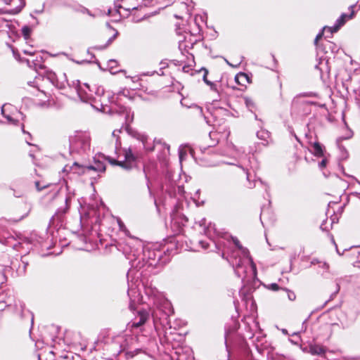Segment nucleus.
<instances>
[{"label": "nucleus", "mask_w": 360, "mask_h": 360, "mask_svg": "<svg viewBox=\"0 0 360 360\" xmlns=\"http://www.w3.org/2000/svg\"><path fill=\"white\" fill-rule=\"evenodd\" d=\"M149 316L146 310L138 311L134 318L127 324L125 333L113 337L111 347L114 349V355H118L121 351L128 349L138 340L137 335L142 332L143 326Z\"/></svg>", "instance_id": "f257e3e1"}, {"label": "nucleus", "mask_w": 360, "mask_h": 360, "mask_svg": "<svg viewBox=\"0 0 360 360\" xmlns=\"http://www.w3.org/2000/svg\"><path fill=\"white\" fill-rule=\"evenodd\" d=\"M233 243L238 248L237 252H233V257L240 255V258L238 259L235 258V261H233V266L234 267L235 273L238 277L244 278L246 275L247 270L246 266L250 265L254 275L256 274V265L253 262L252 259L249 255V251L244 248L240 244L238 239H233Z\"/></svg>", "instance_id": "f03ea898"}, {"label": "nucleus", "mask_w": 360, "mask_h": 360, "mask_svg": "<svg viewBox=\"0 0 360 360\" xmlns=\"http://www.w3.org/2000/svg\"><path fill=\"white\" fill-rule=\"evenodd\" d=\"M70 153L86 154L91 150V136L86 131H75L69 136Z\"/></svg>", "instance_id": "7ed1b4c3"}, {"label": "nucleus", "mask_w": 360, "mask_h": 360, "mask_svg": "<svg viewBox=\"0 0 360 360\" xmlns=\"http://www.w3.org/2000/svg\"><path fill=\"white\" fill-rule=\"evenodd\" d=\"M141 250H142V260L148 266H155L157 264L160 258V252L148 247L143 248L142 246L136 251V247L134 245H131L130 249L124 248V253L129 259H131L130 256L132 255L136 260L139 257Z\"/></svg>", "instance_id": "20e7f679"}, {"label": "nucleus", "mask_w": 360, "mask_h": 360, "mask_svg": "<svg viewBox=\"0 0 360 360\" xmlns=\"http://www.w3.org/2000/svg\"><path fill=\"white\" fill-rule=\"evenodd\" d=\"M316 51L319 62L314 65V68H319V65L323 64V61H325V65L330 68L329 60L330 56L329 54L333 55L337 53L339 51V46L329 40H326L321 44V46L316 49Z\"/></svg>", "instance_id": "39448f33"}, {"label": "nucleus", "mask_w": 360, "mask_h": 360, "mask_svg": "<svg viewBox=\"0 0 360 360\" xmlns=\"http://www.w3.org/2000/svg\"><path fill=\"white\" fill-rule=\"evenodd\" d=\"M124 160H116L110 157L105 158L111 165H118L126 170H131L138 165V158L132 152V149L129 147L124 149ZM105 158V157H102Z\"/></svg>", "instance_id": "423d86ee"}, {"label": "nucleus", "mask_w": 360, "mask_h": 360, "mask_svg": "<svg viewBox=\"0 0 360 360\" xmlns=\"http://www.w3.org/2000/svg\"><path fill=\"white\" fill-rule=\"evenodd\" d=\"M71 86L76 91L80 100L84 102H92L96 100L93 91L87 83H81L79 80L72 82Z\"/></svg>", "instance_id": "0eeeda50"}, {"label": "nucleus", "mask_w": 360, "mask_h": 360, "mask_svg": "<svg viewBox=\"0 0 360 360\" xmlns=\"http://www.w3.org/2000/svg\"><path fill=\"white\" fill-rule=\"evenodd\" d=\"M139 99H147L138 93L135 89L123 88L120 89L116 94L112 96V102L121 103L124 100L134 101Z\"/></svg>", "instance_id": "6e6552de"}, {"label": "nucleus", "mask_w": 360, "mask_h": 360, "mask_svg": "<svg viewBox=\"0 0 360 360\" xmlns=\"http://www.w3.org/2000/svg\"><path fill=\"white\" fill-rule=\"evenodd\" d=\"M42 78L43 79H46L58 89H63L67 84L70 85L65 73L62 72L60 69H58L57 72L52 70L47 71L46 76Z\"/></svg>", "instance_id": "1a4fd4ad"}, {"label": "nucleus", "mask_w": 360, "mask_h": 360, "mask_svg": "<svg viewBox=\"0 0 360 360\" xmlns=\"http://www.w3.org/2000/svg\"><path fill=\"white\" fill-rule=\"evenodd\" d=\"M117 221L120 231H122L127 237L124 243H120L119 245L122 247L123 250L124 248L130 249V246H131V245H134L136 247V251L140 249L142 247V241L138 238L131 236L129 230L127 229L124 224L120 218L117 219Z\"/></svg>", "instance_id": "9d476101"}, {"label": "nucleus", "mask_w": 360, "mask_h": 360, "mask_svg": "<svg viewBox=\"0 0 360 360\" xmlns=\"http://www.w3.org/2000/svg\"><path fill=\"white\" fill-rule=\"evenodd\" d=\"M1 113L8 122L13 124H16L22 117V113L11 104H4L2 106Z\"/></svg>", "instance_id": "9b49d317"}, {"label": "nucleus", "mask_w": 360, "mask_h": 360, "mask_svg": "<svg viewBox=\"0 0 360 360\" xmlns=\"http://www.w3.org/2000/svg\"><path fill=\"white\" fill-rule=\"evenodd\" d=\"M356 7V4H352L349 6L350 13H342L340 16L335 20L334 25L328 28L330 35L333 33L337 32L346 22L347 20L352 19L355 15V11L354 8Z\"/></svg>", "instance_id": "f8f14e48"}, {"label": "nucleus", "mask_w": 360, "mask_h": 360, "mask_svg": "<svg viewBox=\"0 0 360 360\" xmlns=\"http://www.w3.org/2000/svg\"><path fill=\"white\" fill-rule=\"evenodd\" d=\"M130 134L134 139L142 143L146 151L151 152L154 150L155 142L147 135L138 131H131Z\"/></svg>", "instance_id": "ddd939ff"}, {"label": "nucleus", "mask_w": 360, "mask_h": 360, "mask_svg": "<svg viewBox=\"0 0 360 360\" xmlns=\"http://www.w3.org/2000/svg\"><path fill=\"white\" fill-rule=\"evenodd\" d=\"M191 153L193 158L198 161V163L204 167H214L218 165L217 162L214 160V155H207L204 157H196L195 153L191 150Z\"/></svg>", "instance_id": "4468645a"}, {"label": "nucleus", "mask_w": 360, "mask_h": 360, "mask_svg": "<svg viewBox=\"0 0 360 360\" xmlns=\"http://www.w3.org/2000/svg\"><path fill=\"white\" fill-rule=\"evenodd\" d=\"M88 171H89L88 166H84L77 162H74L72 165H65L63 169V172H72L77 175H82Z\"/></svg>", "instance_id": "2eb2a0df"}, {"label": "nucleus", "mask_w": 360, "mask_h": 360, "mask_svg": "<svg viewBox=\"0 0 360 360\" xmlns=\"http://www.w3.org/2000/svg\"><path fill=\"white\" fill-rule=\"evenodd\" d=\"M53 193L50 194L49 195L52 197V199H57L59 200L61 202H65V207H60L58 210V212L59 213H65L69 208L68 201L70 198V196L63 197L60 196L59 195V189L57 186H54L53 188L52 189Z\"/></svg>", "instance_id": "dca6fc26"}, {"label": "nucleus", "mask_w": 360, "mask_h": 360, "mask_svg": "<svg viewBox=\"0 0 360 360\" xmlns=\"http://www.w3.org/2000/svg\"><path fill=\"white\" fill-rule=\"evenodd\" d=\"M176 360H193V352L189 347L179 348L175 352Z\"/></svg>", "instance_id": "f3484780"}, {"label": "nucleus", "mask_w": 360, "mask_h": 360, "mask_svg": "<svg viewBox=\"0 0 360 360\" xmlns=\"http://www.w3.org/2000/svg\"><path fill=\"white\" fill-rule=\"evenodd\" d=\"M115 110L117 111L119 116L123 117L127 125L133 121L134 113L131 112L130 109H128L126 107L120 106L119 107L118 110L115 109Z\"/></svg>", "instance_id": "a211bd4d"}, {"label": "nucleus", "mask_w": 360, "mask_h": 360, "mask_svg": "<svg viewBox=\"0 0 360 360\" xmlns=\"http://www.w3.org/2000/svg\"><path fill=\"white\" fill-rule=\"evenodd\" d=\"M20 5L13 9L0 8V14H10L16 15L21 12L22 8L25 6V0H19Z\"/></svg>", "instance_id": "6ab92c4d"}, {"label": "nucleus", "mask_w": 360, "mask_h": 360, "mask_svg": "<svg viewBox=\"0 0 360 360\" xmlns=\"http://www.w3.org/2000/svg\"><path fill=\"white\" fill-rule=\"evenodd\" d=\"M235 82L241 86H246L251 82V78L249 75L244 72L238 73L234 77Z\"/></svg>", "instance_id": "aec40b11"}, {"label": "nucleus", "mask_w": 360, "mask_h": 360, "mask_svg": "<svg viewBox=\"0 0 360 360\" xmlns=\"http://www.w3.org/2000/svg\"><path fill=\"white\" fill-rule=\"evenodd\" d=\"M329 27H328V26H324L316 36L315 39H314V44L316 46V49L321 46V44L319 43V40H320L324 36V33L326 32V34L325 35V38L326 39V38L331 37L330 32L328 31Z\"/></svg>", "instance_id": "412c9836"}, {"label": "nucleus", "mask_w": 360, "mask_h": 360, "mask_svg": "<svg viewBox=\"0 0 360 360\" xmlns=\"http://www.w3.org/2000/svg\"><path fill=\"white\" fill-rule=\"evenodd\" d=\"M89 170H94L96 172H104L105 170V165L102 160L94 158V163L93 165L88 166Z\"/></svg>", "instance_id": "4be33fe9"}, {"label": "nucleus", "mask_w": 360, "mask_h": 360, "mask_svg": "<svg viewBox=\"0 0 360 360\" xmlns=\"http://www.w3.org/2000/svg\"><path fill=\"white\" fill-rule=\"evenodd\" d=\"M51 6L70 8L71 0H49Z\"/></svg>", "instance_id": "5701e85b"}, {"label": "nucleus", "mask_w": 360, "mask_h": 360, "mask_svg": "<svg viewBox=\"0 0 360 360\" xmlns=\"http://www.w3.org/2000/svg\"><path fill=\"white\" fill-rule=\"evenodd\" d=\"M118 72L122 73L125 76L126 78H130L131 79L132 82H134V83L137 82L141 79V77L139 75H132L128 74L125 70H120L118 72H111L110 71L111 75H115Z\"/></svg>", "instance_id": "b1692460"}, {"label": "nucleus", "mask_w": 360, "mask_h": 360, "mask_svg": "<svg viewBox=\"0 0 360 360\" xmlns=\"http://www.w3.org/2000/svg\"><path fill=\"white\" fill-rule=\"evenodd\" d=\"M326 349L324 347L320 345H311L309 347V352L314 355H322L325 353Z\"/></svg>", "instance_id": "393cba45"}, {"label": "nucleus", "mask_w": 360, "mask_h": 360, "mask_svg": "<svg viewBox=\"0 0 360 360\" xmlns=\"http://www.w3.org/2000/svg\"><path fill=\"white\" fill-rule=\"evenodd\" d=\"M74 63L77 65H91V64H96L98 68H101V63L98 60L95 59L94 60H74Z\"/></svg>", "instance_id": "a878e982"}, {"label": "nucleus", "mask_w": 360, "mask_h": 360, "mask_svg": "<svg viewBox=\"0 0 360 360\" xmlns=\"http://www.w3.org/2000/svg\"><path fill=\"white\" fill-rule=\"evenodd\" d=\"M184 226V224L182 222L178 221L177 219H172V228L174 229V231L179 234L182 231V227Z\"/></svg>", "instance_id": "bb28decb"}, {"label": "nucleus", "mask_w": 360, "mask_h": 360, "mask_svg": "<svg viewBox=\"0 0 360 360\" xmlns=\"http://www.w3.org/2000/svg\"><path fill=\"white\" fill-rule=\"evenodd\" d=\"M257 136L258 139L263 140L266 141V143L269 142V139H270V134L268 131L264 129H261L257 131Z\"/></svg>", "instance_id": "cd10ccee"}, {"label": "nucleus", "mask_w": 360, "mask_h": 360, "mask_svg": "<svg viewBox=\"0 0 360 360\" xmlns=\"http://www.w3.org/2000/svg\"><path fill=\"white\" fill-rule=\"evenodd\" d=\"M21 32L24 39L27 40L30 38L31 34L32 32V29L29 25H24L21 29Z\"/></svg>", "instance_id": "c85d7f7f"}, {"label": "nucleus", "mask_w": 360, "mask_h": 360, "mask_svg": "<svg viewBox=\"0 0 360 360\" xmlns=\"http://www.w3.org/2000/svg\"><path fill=\"white\" fill-rule=\"evenodd\" d=\"M201 70H202V69H200V70H198L197 72H200ZM203 70H205V72H204V75H203V80H204V82H205L207 84H208V85H210V86L211 89L214 90V91H217V89H216V87H215V84H214V82H211V81H210V80H207V75H208V71H207V69H203Z\"/></svg>", "instance_id": "c756f323"}, {"label": "nucleus", "mask_w": 360, "mask_h": 360, "mask_svg": "<svg viewBox=\"0 0 360 360\" xmlns=\"http://www.w3.org/2000/svg\"><path fill=\"white\" fill-rule=\"evenodd\" d=\"M313 148H314L313 153L316 156L321 157L323 155V152L322 147L318 142L314 143Z\"/></svg>", "instance_id": "7c9ffc66"}, {"label": "nucleus", "mask_w": 360, "mask_h": 360, "mask_svg": "<svg viewBox=\"0 0 360 360\" xmlns=\"http://www.w3.org/2000/svg\"><path fill=\"white\" fill-rule=\"evenodd\" d=\"M193 110H194V113L196 115H198L201 117H202L204 119V120L206 122L207 124H210V121L207 120L206 117L205 116V115L203 114V112H202V108L201 107H199V106H194L193 108Z\"/></svg>", "instance_id": "2f4dec72"}, {"label": "nucleus", "mask_w": 360, "mask_h": 360, "mask_svg": "<svg viewBox=\"0 0 360 360\" xmlns=\"http://www.w3.org/2000/svg\"><path fill=\"white\" fill-rule=\"evenodd\" d=\"M118 34H119V32L117 30H115V34L111 37H110L108 39V40L107 41L106 44L104 46H96L94 49L101 50V49L106 48L115 39V38L117 37Z\"/></svg>", "instance_id": "473e14b6"}, {"label": "nucleus", "mask_w": 360, "mask_h": 360, "mask_svg": "<svg viewBox=\"0 0 360 360\" xmlns=\"http://www.w3.org/2000/svg\"><path fill=\"white\" fill-rule=\"evenodd\" d=\"M345 129L346 130V134L345 136H340L337 139V143L339 144L340 141L345 139H348L352 136V131L347 128V126L345 127Z\"/></svg>", "instance_id": "72a5a7b5"}, {"label": "nucleus", "mask_w": 360, "mask_h": 360, "mask_svg": "<svg viewBox=\"0 0 360 360\" xmlns=\"http://www.w3.org/2000/svg\"><path fill=\"white\" fill-rule=\"evenodd\" d=\"M143 173L145 174V178L146 179V181H147V187L148 188V190H150V169L149 168L148 166H146V165H144L143 166Z\"/></svg>", "instance_id": "f704fd0d"}, {"label": "nucleus", "mask_w": 360, "mask_h": 360, "mask_svg": "<svg viewBox=\"0 0 360 360\" xmlns=\"http://www.w3.org/2000/svg\"><path fill=\"white\" fill-rule=\"evenodd\" d=\"M81 6H82L81 4L77 3L76 1H75L73 0H71V3L70 4L69 8H71L72 10H73L75 12H79Z\"/></svg>", "instance_id": "c9c22d12"}, {"label": "nucleus", "mask_w": 360, "mask_h": 360, "mask_svg": "<svg viewBox=\"0 0 360 360\" xmlns=\"http://www.w3.org/2000/svg\"><path fill=\"white\" fill-rule=\"evenodd\" d=\"M246 174H247V180H248V181L249 182V184H248V187L249 188H253L254 187H255V186H256L257 183H259L260 184H263V183H262V181H260V180H259V181H254L253 183H252V182L250 181V174H249V173H248V172H246Z\"/></svg>", "instance_id": "e433bc0d"}, {"label": "nucleus", "mask_w": 360, "mask_h": 360, "mask_svg": "<svg viewBox=\"0 0 360 360\" xmlns=\"http://www.w3.org/2000/svg\"><path fill=\"white\" fill-rule=\"evenodd\" d=\"M245 103L246 106L251 111H252L253 109L255 108V103H254L253 101L249 98H245Z\"/></svg>", "instance_id": "4c0bfd02"}, {"label": "nucleus", "mask_w": 360, "mask_h": 360, "mask_svg": "<svg viewBox=\"0 0 360 360\" xmlns=\"http://www.w3.org/2000/svg\"><path fill=\"white\" fill-rule=\"evenodd\" d=\"M78 13H83V14H87L90 16H92V17H94L95 15L91 13V11H90L88 8H86V7L82 6L79 12Z\"/></svg>", "instance_id": "58836bf2"}, {"label": "nucleus", "mask_w": 360, "mask_h": 360, "mask_svg": "<svg viewBox=\"0 0 360 360\" xmlns=\"http://www.w3.org/2000/svg\"><path fill=\"white\" fill-rule=\"evenodd\" d=\"M137 292L134 290H128V295L130 297L131 302H135L136 301V294Z\"/></svg>", "instance_id": "ea45409f"}, {"label": "nucleus", "mask_w": 360, "mask_h": 360, "mask_svg": "<svg viewBox=\"0 0 360 360\" xmlns=\"http://www.w3.org/2000/svg\"><path fill=\"white\" fill-rule=\"evenodd\" d=\"M116 9H115V14H117L118 15V18H115L114 20L115 22H118L120 21L121 17H122V14L120 13V9L122 8V6L121 5H118V6H115Z\"/></svg>", "instance_id": "a19ab883"}, {"label": "nucleus", "mask_w": 360, "mask_h": 360, "mask_svg": "<svg viewBox=\"0 0 360 360\" xmlns=\"http://www.w3.org/2000/svg\"><path fill=\"white\" fill-rule=\"evenodd\" d=\"M104 94V89L102 87H98L95 91V95L98 97H101Z\"/></svg>", "instance_id": "79ce46f5"}, {"label": "nucleus", "mask_w": 360, "mask_h": 360, "mask_svg": "<svg viewBox=\"0 0 360 360\" xmlns=\"http://www.w3.org/2000/svg\"><path fill=\"white\" fill-rule=\"evenodd\" d=\"M319 266L321 269H323V270H325L326 271H327L329 269V265L325 262H321L320 261V263L319 264Z\"/></svg>", "instance_id": "37998d69"}, {"label": "nucleus", "mask_w": 360, "mask_h": 360, "mask_svg": "<svg viewBox=\"0 0 360 360\" xmlns=\"http://www.w3.org/2000/svg\"><path fill=\"white\" fill-rule=\"evenodd\" d=\"M108 63H109L108 68H115L117 65V61L114 59L109 60Z\"/></svg>", "instance_id": "c03bdc74"}, {"label": "nucleus", "mask_w": 360, "mask_h": 360, "mask_svg": "<svg viewBox=\"0 0 360 360\" xmlns=\"http://www.w3.org/2000/svg\"><path fill=\"white\" fill-rule=\"evenodd\" d=\"M288 299L291 301L295 300L296 298L295 294L291 291L288 292Z\"/></svg>", "instance_id": "a18cd8bd"}, {"label": "nucleus", "mask_w": 360, "mask_h": 360, "mask_svg": "<svg viewBox=\"0 0 360 360\" xmlns=\"http://www.w3.org/2000/svg\"><path fill=\"white\" fill-rule=\"evenodd\" d=\"M160 65H162L161 68H168L169 65V63L167 62V60H162L160 61Z\"/></svg>", "instance_id": "49530a36"}, {"label": "nucleus", "mask_w": 360, "mask_h": 360, "mask_svg": "<svg viewBox=\"0 0 360 360\" xmlns=\"http://www.w3.org/2000/svg\"><path fill=\"white\" fill-rule=\"evenodd\" d=\"M327 164V160L323 159L319 164V167L320 169H323L326 166Z\"/></svg>", "instance_id": "de8ad7c7"}, {"label": "nucleus", "mask_w": 360, "mask_h": 360, "mask_svg": "<svg viewBox=\"0 0 360 360\" xmlns=\"http://www.w3.org/2000/svg\"><path fill=\"white\" fill-rule=\"evenodd\" d=\"M199 244L201 245L202 248L207 249L208 248V243L206 241L199 240Z\"/></svg>", "instance_id": "09e8293b"}, {"label": "nucleus", "mask_w": 360, "mask_h": 360, "mask_svg": "<svg viewBox=\"0 0 360 360\" xmlns=\"http://www.w3.org/2000/svg\"><path fill=\"white\" fill-rule=\"evenodd\" d=\"M331 240H332L333 243L334 244V245H335V249H336V252H337V253H338L339 255H342V253L340 252V251H339V250H338V245H337V244L335 243V240H334V238H333V236H332V238H331Z\"/></svg>", "instance_id": "8fccbe9b"}, {"label": "nucleus", "mask_w": 360, "mask_h": 360, "mask_svg": "<svg viewBox=\"0 0 360 360\" xmlns=\"http://www.w3.org/2000/svg\"><path fill=\"white\" fill-rule=\"evenodd\" d=\"M119 133H120V130H114V131H112V136H115H115L117 137V138H116V143H117V141H118V134H119Z\"/></svg>", "instance_id": "3c124183"}, {"label": "nucleus", "mask_w": 360, "mask_h": 360, "mask_svg": "<svg viewBox=\"0 0 360 360\" xmlns=\"http://www.w3.org/2000/svg\"><path fill=\"white\" fill-rule=\"evenodd\" d=\"M169 62L171 63V64H172L174 66L182 65L181 64L179 63V61L176 60H170Z\"/></svg>", "instance_id": "603ef678"}, {"label": "nucleus", "mask_w": 360, "mask_h": 360, "mask_svg": "<svg viewBox=\"0 0 360 360\" xmlns=\"http://www.w3.org/2000/svg\"><path fill=\"white\" fill-rule=\"evenodd\" d=\"M222 60H224V63H226L228 65L231 66V68H238V65H233L231 63H230L229 61L224 58H222Z\"/></svg>", "instance_id": "864d4df0"}, {"label": "nucleus", "mask_w": 360, "mask_h": 360, "mask_svg": "<svg viewBox=\"0 0 360 360\" xmlns=\"http://www.w3.org/2000/svg\"><path fill=\"white\" fill-rule=\"evenodd\" d=\"M270 286V288L273 290H277L278 289V285L276 283H272Z\"/></svg>", "instance_id": "5fc2aeb1"}, {"label": "nucleus", "mask_w": 360, "mask_h": 360, "mask_svg": "<svg viewBox=\"0 0 360 360\" xmlns=\"http://www.w3.org/2000/svg\"><path fill=\"white\" fill-rule=\"evenodd\" d=\"M36 187H37V190L41 191V190H42L43 188H46V186H40V184H39V182H36Z\"/></svg>", "instance_id": "6e6d98bb"}, {"label": "nucleus", "mask_w": 360, "mask_h": 360, "mask_svg": "<svg viewBox=\"0 0 360 360\" xmlns=\"http://www.w3.org/2000/svg\"><path fill=\"white\" fill-rule=\"evenodd\" d=\"M319 263H320V261H319L317 259H313L311 261V265L319 264Z\"/></svg>", "instance_id": "4d7b16f0"}, {"label": "nucleus", "mask_w": 360, "mask_h": 360, "mask_svg": "<svg viewBox=\"0 0 360 360\" xmlns=\"http://www.w3.org/2000/svg\"><path fill=\"white\" fill-rule=\"evenodd\" d=\"M195 25H197V27H198V32H199L200 31V30H201V29H200V25H199V24H198V16H195Z\"/></svg>", "instance_id": "13d9d810"}, {"label": "nucleus", "mask_w": 360, "mask_h": 360, "mask_svg": "<svg viewBox=\"0 0 360 360\" xmlns=\"http://www.w3.org/2000/svg\"><path fill=\"white\" fill-rule=\"evenodd\" d=\"M136 342H137V341H136V342H134V343L131 347H129L128 349H125V350H122V352H124V351H127V353H129V352L128 350H129V349H131V348H133V347H134V346L136 345ZM121 352H122V351H121L120 353H121Z\"/></svg>", "instance_id": "bf43d9fd"}, {"label": "nucleus", "mask_w": 360, "mask_h": 360, "mask_svg": "<svg viewBox=\"0 0 360 360\" xmlns=\"http://www.w3.org/2000/svg\"><path fill=\"white\" fill-rule=\"evenodd\" d=\"M105 25H106V27H107L108 28L111 29V30H115V31L116 30L114 27H112L110 25V22H107Z\"/></svg>", "instance_id": "052dcab7"}, {"label": "nucleus", "mask_w": 360, "mask_h": 360, "mask_svg": "<svg viewBox=\"0 0 360 360\" xmlns=\"http://www.w3.org/2000/svg\"><path fill=\"white\" fill-rule=\"evenodd\" d=\"M34 12L38 14L42 13L44 12V7L41 10H36Z\"/></svg>", "instance_id": "680f3d73"}, {"label": "nucleus", "mask_w": 360, "mask_h": 360, "mask_svg": "<svg viewBox=\"0 0 360 360\" xmlns=\"http://www.w3.org/2000/svg\"><path fill=\"white\" fill-rule=\"evenodd\" d=\"M153 318L155 319H158V312L157 311H155L153 314Z\"/></svg>", "instance_id": "e2e57ef3"}, {"label": "nucleus", "mask_w": 360, "mask_h": 360, "mask_svg": "<svg viewBox=\"0 0 360 360\" xmlns=\"http://www.w3.org/2000/svg\"><path fill=\"white\" fill-rule=\"evenodd\" d=\"M231 148H232L233 150H235L237 153H239V150H238V149L236 148V146H231Z\"/></svg>", "instance_id": "0e129e2a"}, {"label": "nucleus", "mask_w": 360, "mask_h": 360, "mask_svg": "<svg viewBox=\"0 0 360 360\" xmlns=\"http://www.w3.org/2000/svg\"><path fill=\"white\" fill-rule=\"evenodd\" d=\"M182 68H190V65H186V64H184L182 65Z\"/></svg>", "instance_id": "69168bd1"}, {"label": "nucleus", "mask_w": 360, "mask_h": 360, "mask_svg": "<svg viewBox=\"0 0 360 360\" xmlns=\"http://www.w3.org/2000/svg\"><path fill=\"white\" fill-rule=\"evenodd\" d=\"M38 68H47V67L44 65H39Z\"/></svg>", "instance_id": "338daca9"}, {"label": "nucleus", "mask_w": 360, "mask_h": 360, "mask_svg": "<svg viewBox=\"0 0 360 360\" xmlns=\"http://www.w3.org/2000/svg\"><path fill=\"white\" fill-rule=\"evenodd\" d=\"M0 278H1L0 282H1L2 281V278H3V274H1V272H0Z\"/></svg>", "instance_id": "774afa93"}]
</instances>
